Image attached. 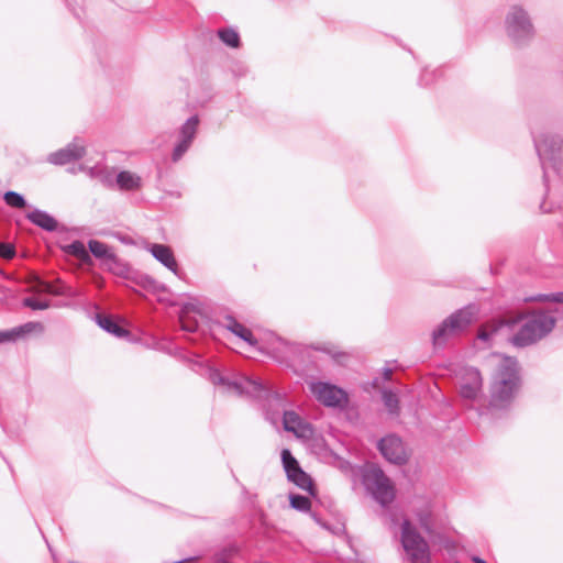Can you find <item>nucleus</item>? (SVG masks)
I'll return each mask as SVG.
<instances>
[{
    "label": "nucleus",
    "mask_w": 563,
    "mask_h": 563,
    "mask_svg": "<svg viewBox=\"0 0 563 563\" xmlns=\"http://www.w3.org/2000/svg\"><path fill=\"white\" fill-rule=\"evenodd\" d=\"M508 38L517 47L528 45L534 37V26L528 12L520 5H511L505 19Z\"/></svg>",
    "instance_id": "4"
},
{
    "label": "nucleus",
    "mask_w": 563,
    "mask_h": 563,
    "mask_svg": "<svg viewBox=\"0 0 563 563\" xmlns=\"http://www.w3.org/2000/svg\"><path fill=\"white\" fill-rule=\"evenodd\" d=\"M232 556H233L232 550L223 549L213 555V563H233Z\"/></svg>",
    "instance_id": "36"
},
{
    "label": "nucleus",
    "mask_w": 563,
    "mask_h": 563,
    "mask_svg": "<svg viewBox=\"0 0 563 563\" xmlns=\"http://www.w3.org/2000/svg\"><path fill=\"white\" fill-rule=\"evenodd\" d=\"M97 324L107 331L108 333L113 334L117 338H124L129 335V331L120 327L111 317L104 316L101 313H97L95 317Z\"/></svg>",
    "instance_id": "18"
},
{
    "label": "nucleus",
    "mask_w": 563,
    "mask_h": 563,
    "mask_svg": "<svg viewBox=\"0 0 563 563\" xmlns=\"http://www.w3.org/2000/svg\"><path fill=\"white\" fill-rule=\"evenodd\" d=\"M541 209H542L543 212H550L551 211L550 209H545L544 208V203L541 205Z\"/></svg>",
    "instance_id": "45"
},
{
    "label": "nucleus",
    "mask_w": 563,
    "mask_h": 563,
    "mask_svg": "<svg viewBox=\"0 0 563 563\" xmlns=\"http://www.w3.org/2000/svg\"><path fill=\"white\" fill-rule=\"evenodd\" d=\"M518 363L509 356L498 358L489 384V407L506 409L514 401L520 389Z\"/></svg>",
    "instance_id": "2"
},
{
    "label": "nucleus",
    "mask_w": 563,
    "mask_h": 563,
    "mask_svg": "<svg viewBox=\"0 0 563 563\" xmlns=\"http://www.w3.org/2000/svg\"><path fill=\"white\" fill-rule=\"evenodd\" d=\"M391 374H393V371L390 368H385L384 369V378L385 379H387V380L390 379Z\"/></svg>",
    "instance_id": "42"
},
{
    "label": "nucleus",
    "mask_w": 563,
    "mask_h": 563,
    "mask_svg": "<svg viewBox=\"0 0 563 563\" xmlns=\"http://www.w3.org/2000/svg\"><path fill=\"white\" fill-rule=\"evenodd\" d=\"M417 518L420 523V527L426 532L432 531V522H431V510L429 506H426L423 509L417 512Z\"/></svg>",
    "instance_id": "30"
},
{
    "label": "nucleus",
    "mask_w": 563,
    "mask_h": 563,
    "mask_svg": "<svg viewBox=\"0 0 563 563\" xmlns=\"http://www.w3.org/2000/svg\"><path fill=\"white\" fill-rule=\"evenodd\" d=\"M474 562L475 563H486L483 559L481 558H474Z\"/></svg>",
    "instance_id": "44"
},
{
    "label": "nucleus",
    "mask_w": 563,
    "mask_h": 563,
    "mask_svg": "<svg viewBox=\"0 0 563 563\" xmlns=\"http://www.w3.org/2000/svg\"><path fill=\"white\" fill-rule=\"evenodd\" d=\"M5 203L12 208L22 209L26 206L24 197L15 191H7L3 196Z\"/></svg>",
    "instance_id": "29"
},
{
    "label": "nucleus",
    "mask_w": 563,
    "mask_h": 563,
    "mask_svg": "<svg viewBox=\"0 0 563 563\" xmlns=\"http://www.w3.org/2000/svg\"><path fill=\"white\" fill-rule=\"evenodd\" d=\"M15 331L18 333V338H21L27 333H31L33 331H43V325L40 322H27L23 325L16 327Z\"/></svg>",
    "instance_id": "33"
},
{
    "label": "nucleus",
    "mask_w": 563,
    "mask_h": 563,
    "mask_svg": "<svg viewBox=\"0 0 563 563\" xmlns=\"http://www.w3.org/2000/svg\"><path fill=\"white\" fill-rule=\"evenodd\" d=\"M100 267L123 278H130L131 275V267L114 253L103 264H100Z\"/></svg>",
    "instance_id": "16"
},
{
    "label": "nucleus",
    "mask_w": 563,
    "mask_h": 563,
    "mask_svg": "<svg viewBox=\"0 0 563 563\" xmlns=\"http://www.w3.org/2000/svg\"><path fill=\"white\" fill-rule=\"evenodd\" d=\"M533 140L543 169V180L547 184L549 167L551 166L554 170L558 168V158L563 146V139L560 134L545 131L534 134Z\"/></svg>",
    "instance_id": "5"
},
{
    "label": "nucleus",
    "mask_w": 563,
    "mask_h": 563,
    "mask_svg": "<svg viewBox=\"0 0 563 563\" xmlns=\"http://www.w3.org/2000/svg\"><path fill=\"white\" fill-rule=\"evenodd\" d=\"M221 324L227 330H229L230 332H232L233 334H235L236 336H239L240 339H242L250 345H255L257 343L252 331L250 329H247L246 327H244L242 323H240L232 316H225L223 318Z\"/></svg>",
    "instance_id": "15"
},
{
    "label": "nucleus",
    "mask_w": 563,
    "mask_h": 563,
    "mask_svg": "<svg viewBox=\"0 0 563 563\" xmlns=\"http://www.w3.org/2000/svg\"><path fill=\"white\" fill-rule=\"evenodd\" d=\"M283 424L286 431L292 432L301 438L309 437L312 433L311 426L292 410L284 412Z\"/></svg>",
    "instance_id": "13"
},
{
    "label": "nucleus",
    "mask_w": 563,
    "mask_h": 563,
    "mask_svg": "<svg viewBox=\"0 0 563 563\" xmlns=\"http://www.w3.org/2000/svg\"><path fill=\"white\" fill-rule=\"evenodd\" d=\"M500 325H505L504 321L499 325H494L490 330H488L487 327H482L478 331L477 339L483 342H489Z\"/></svg>",
    "instance_id": "35"
},
{
    "label": "nucleus",
    "mask_w": 563,
    "mask_h": 563,
    "mask_svg": "<svg viewBox=\"0 0 563 563\" xmlns=\"http://www.w3.org/2000/svg\"><path fill=\"white\" fill-rule=\"evenodd\" d=\"M275 351L279 353V355H275L276 360L280 363H287L294 358L298 351V345L286 341H279Z\"/></svg>",
    "instance_id": "22"
},
{
    "label": "nucleus",
    "mask_w": 563,
    "mask_h": 563,
    "mask_svg": "<svg viewBox=\"0 0 563 563\" xmlns=\"http://www.w3.org/2000/svg\"><path fill=\"white\" fill-rule=\"evenodd\" d=\"M117 184L122 190H136L142 186V179L134 173L122 170L117 175Z\"/></svg>",
    "instance_id": "19"
},
{
    "label": "nucleus",
    "mask_w": 563,
    "mask_h": 563,
    "mask_svg": "<svg viewBox=\"0 0 563 563\" xmlns=\"http://www.w3.org/2000/svg\"><path fill=\"white\" fill-rule=\"evenodd\" d=\"M382 398L387 410L393 415H397L399 411V400L397 395L391 390L385 389L382 393Z\"/></svg>",
    "instance_id": "26"
},
{
    "label": "nucleus",
    "mask_w": 563,
    "mask_h": 563,
    "mask_svg": "<svg viewBox=\"0 0 563 563\" xmlns=\"http://www.w3.org/2000/svg\"><path fill=\"white\" fill-rule=\"evenodd\" d=\"M401 545L409 563H429L430 551L428 542L419 534L408 519L401 523Z\"/></svg>",
    "instance_id": "7"
},
{
    "label": "nucleus",
    "mask_w": 563,
    "mask_h": 563,
    "mask_svg": "<svg viewBox=\"0 0 563 563\" xmlns=\"http://www.w3.org/2000/svg\"><path fill=\"white\" fill-rule=\"evenodd\" d=\"M459 395L463 400L477 401L483 395V378L481 372L472 366H463L456 373Z\"/></svg>",
    "instance_id": "9"
},
{
    "label": "nucleus",
    "mask_w": 563,
    "mask_h": 563,
    "mask_svg": "<svg viewBox=\"0 0 563 563\" xmlns=\"http://www.w3.org/2000/svg\"><path fill=\"white\" fill-rule=\"evenodd\" d=\"M23 306L31 308L33 310H45L49 307V301H41L33 297H27L23 299Z\"/></svg>",
    "instance_id": "34"
},
{
    "label": "nucleus",
    "mask_w": 563,
    "mask_h": 563,
    "mask_svg": "<svg viewBox=\"0 0 563 563\" xmlns=\"http://www.w3.org/2000/svg\"><path fill=\"white\" fill-rule=\"evenodd\" d=\"M38 292H47L52 295H60V290L57 289L54 285L47 282L38 280L37 286L35 288Z\"/></svg>",
    "instance_id": "37"
},
{
    "label": "nucleus",
    "mask_w": 563,
    "mask_h": 563,
    "mask_svg": "<svg viewBox=\"0 0 563 563\" xmlns=\"http://www.w3.org/2000/svg\"><path fill=\"white\" fill-rule=\"evenodd\" d=\"M289 501L294 509L301 512H308L311 508V501L307 496L290 494Z\"/></svg>",
    "instance_id": "27"
},
{
    "label": "nucleus",
    "mask_w": 563,
    "mask_h": 563,
    "mask_svg": "<svg viewBox=\"0 0 563 563\" xmlns=\"http://www.w3.org/2000/svg\"><path fill=\"white\" fill-rule=\"evenodd\" d=\"M378 450L390 463L401 465L407 462L408 455L400 438L387 435L378 442Z\"/></svg>",
    "instance_id": "12"
},
{
    "label": "nucleus",
    "mask_w": 563,
    "mask_h": 563,
    "mask_svg": "<svg viewBox=\"0 0 563 563\" xmlns=\"http://www.w3.org/2000/svg\"><path fill=\"white\" fill-rule=\"evenodd\" d=\"M82 1H84V0H66V2H67V4H68V7H70V8H71V10H74V11H75V7H74V4H75V5H77V4H79V2H82Z\"/></svg>",
    "instance_id": "41"
},
{
    "label": "nucleus",
    "mask_w": 563,
    "mask_h": 563,
    "mask_svg": "<svg viewBox=\"0 0 563 563\" xmlns=\"http://www.w3.org/2000/svg\"><path fill=\"white\" fill-rule=\"evenodd\" d=\"M15 256V247L11 243H0V257L12 260Z\"/></svg>",
    "instance_id": "38"
},
{
    "label": "nucleus",
    "mask_w": 563,
    "mask_h": 563,
    "mask_svg": "<svg viewBox=\"0 0 563 563\" xmlns=\"http://www.w3.org/2000/svg\"><path fill=\"white\" fill-rule=\"evenodd\" d=\"M391 522H393L394 525H396V523H397L396 518L391 517Z\"/></svg>",
    "instance_id": "46"
},
{
    "label": "nucleus",
    "mask_w": 563,
    "mask_h": 563,
    "mask_svg": "<svg viewBox=\"0 0 563 563\" xmlns=\"http://www.w3.org/2000/svg\"><path fill=\"white\" fill-rule=\"evenodd\" d=\"M18 339L15 328L9 331H0V343L14 341Z\"/></svg>",
    "instance_id": "40"
},
{
    "label": "nucleus",
    "mask_w": 563,
    "mask_h": 563,
    "mask_svg": "<svg viewBox=\"0 0 563 563\" xmlns=\"http://www.w3.org/2000/svg\"><path fill=\"white\" fill-rule=\"evenodd\" d=\"M26 218L35 225L45 231L53 232L57 228V221L47 212L35 209L27 213Z\"/></svg>",
    "instance_id": "17"
},
{
    "label": "nucleus",
    "mask_w": 563,
    "mask_h": 563,
    "mask_svg": "<svg viewBox=\"0 0 563 563\" xmlns=\"http://www.w3.org/2000/svg\"><path fill=\"white\" fill-rule=\"evenodd\" d=\"M210 380L214 385L225 387L228 391H233L238 395H247L254 398H261L266 391L261 380L247 376L240 375L233 379L223 376L219 371L212 369L210 372Z\"/></svg>",
    "instance_id": "8"
},
{
    "label": "nucleus",
    "mask_w": 563,
    "mask_h": 563,
    "mask_svg": "<svg viewBox=\"0 0 563 563\" xmlns=\"http://www.w3.org/2000/svg\"><path fill=\"white\" fill-rule=\"evenodd\" d=\"M65 251L66 253L77 257L79 261L84 263L91 262L90 254L81 241L71 242L70 244L65 246Z\"/></svg>",
    "instance_id": "24"
},
{
    "label": "nucleus",
    "mask_w": 563,
    "mask_h": 563,
    "mask_svg": "<svg viewBox=\"0 0 563 563\" xmlns=\"http://www.w3.org/2000/svg\"><path fill=\"white\" fill-rule=\"evenodd\" d=\"M526 301H551L563 305V291L552 294H539L525 299Z\"/></svg>",
    "instance_id": "31"
},
{
    "label": "nucleus",
    "mask_w": 563,
    "mask_h": 563,
    "mask_svg": "<svg viewBox=\"0 0 563 563\" xmlns=\"http://www.w3.org/2000/svg\"><path fill=\"white\" fill-rule=\"evenodd\" d=\"M308 387L313 397L325 407H342L347 402V394L342 388L325 382L312 380Z\"/></svg>",
    "instance_id": "10"
},
{
    "label": "nucleus",
    "mask_w": 563,
    "mask_h": 563,
    "mask_svg": "<svg viewBox=\"0 0 563 563\" xmlns=\"http://www.w3.org/2000/svg\"><path fill=\"white\" fill-rule=\"evenodd\" d=\"M89 252L96 257L101 261L100 264H103L108 257H110L113 252H111L110 247L104 244L103 242H100L98 240H90L88 242Z\"/></svg>",
    "instance_id": "23"
},
{
    "label": "nucleus",
    "mask_w": 563,
    "mask_h": 563,
    "mask_svg": "<svg viewBox=\"0 0 563 563\" xmlns=\"http://www.w3.org/2000/svg\"><path fill=\"white\" fill-rule=\"evenodd\" d=\"M181 329L186 332H195L198 329V323L195 320H190L186 316H180Z\"/></svg>",
    "instance_id": "39"
},
{
    "label": "nucleus",
    "mask_w": 563,
    "mask_h": 563,
    "mask_svg": "<svg viewBox=\"0 0 563 563\" xmlns=\"http://www.w3.org/2000/svg\"><path fill=\"white\" fill-rule=\"evenodd\" d=\"M282 462L287 476L300 468L298 461L287 449L282 451Z\"/></svg>",
    "instance_id": "28"
},
{
    "label": "nucleus",
    "mask_w": 563,
    "mask_h": 563,
    "mask_svg": "<svg viewBox=\"0 0 563 563\" xmlns=\"http://www.w3.org/2000/svg\"><path fill=\"white\" fill-rule=\"evenodd\" d=\"M219 38L228 46L236 48L240 46V35L232 27H224L218 30Z\"/></svg>",
    "instance_id": "25"
},
{
    "label": "nucleus",
    "mask_w": 563,
    "mask_h": 563,
    "mask_svg": "<svg viewBox=\"0 0 563 563\" xmlns=\"http://www.w3.org/2000/svg\"><path fill=\"white\" fill-rule=\"evenodd\" d=\"M190 145V142L179 139L172 153L173 162H178L179 159H181L184 154L189 150Z\"/></svg>",
    "instance_id": "32"
},
{
    "label": "nucleus",
    "mask_w": 563,
    "mask_h": 563,
    "mask_svg": "<svg viewBox=\"0 0 563 563\" xmlns=\"http://www.w3.org/2000/svg\"><path fill=\"white\" fill-rule=\"evenodd\" d=\"M562 311L556 308L552 311L544 309H532L507 317L504 324L518 330L510 338V343L516 347H527L537 344L547 338L555 328L556 318L554 313Z\"/></svg>",
    "instance_id": "1"
},
{
    "label": "nucleus",
    "mask_w": 563,
    "mask_h": 563,
    "mask_svg": "<svg viewBox=\"0 0 563 563\" xmlns=\"http://www.w3.org/2000/svg\"><path fill=\"white\" fill-rule=\"evenodd\" d=\"M363 484L366 490L383 507L393 503L395 498L394 485L379 467L368 466L363 474Z\"/></svg>",
    "instance_id": "6"
},
{
    "label": "nucleus",
    "mask_w": 563,
    "mask_h": 563,
    "mask_svg": "<svg viewBox=\"0 0 563 563\" xmlns=\"http://www.w3.org/2000/svg\"><path fill=\"white\" fill-rule=\"evenodd\" d=\"M199 125V118L198 115H192L180 126L179 130V139L186 140L190 143L196 137L197 131Z\"/></svg>",
    "instance_id": "21"
},
{
    "label": "nucleus",
    "mask_w": 563,
    "mask_h": 563,
    "mask_svg": "<svg viewBox=\"0 0 563 563\" xmlns=\"http://www.w3.org/2000/svg\"><path fill=\"white\" fill-rule=\"evenodd\" d=\"M287 478L299 488L308 492L311 496L316 495L311 477L301 467L288 475Z\"/></svg>",
    "instance_id": "20"
},
{
    "label": "nucleus",
    "mask_w": 563,
    "mask_h": 563,
    "mask_svg": "<svg viewBox=\"0 0 563 563\" xmlns=\"http://www.w3.org/2000/svg\"><path fill=\"white\" fill-rule=\"evenodd\" d=\"M86 155V144L82 139L75 137L65 147L59 148L47 156V162L62 166L82 158Z\"/></svg>",
    "instance_id": "11"
},
{
    "label": "nucleus",
    "mask_w": 563,
    "mask_h": 563,
    "mask_svg": "<svg viewBox=\"0 0 563 563\" xmlns=\"http://www.w3.org/2000/svg\"><path fill=\"white\" fill-rule=\"evenodd\" d=\"M477 313V307L468 305L450 314L432 331L433 346H444L450 339L467 329L476 320Z\"/></svg>",
    "instance_id": "3"
},
{
    "label": "nucleus",
    "mask_w": 563,
    "mask_h": 563,
    "mask_svg": "<svg viewBox=\"0 0 563 563\" xmlns=\"http://www.w3.org/2000/svg\"><path fill=\"white\" fill-rule=\"evenodd\" d=\"M148 251L159 263L174 274H177L178 265L169 246L164 244H151Z\"/></svg>",
    "instance_id": "14"
},
{
    "label": "nucleus",
    "mask_w": 563,
    "mask_h": 563,
    "mask_svg": "<svg viewBox=\"0 0 563 563\" xmlns=\"http://www.w3.org/2000/svg\"><path fill=\"white\" fill-rule=\"evenodd\" d=\"M153 283H154V282H153V279H151L150 277H144V278H143V283H142V285H143L144 287H146L147 285H151V284H153Z\"/></svg>",
    "instance_id": "43"
}]
</instances>
